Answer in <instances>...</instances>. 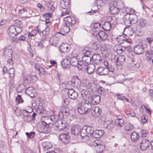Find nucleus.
<instances>
[{"instance_id":"obj_1","label":"nucleus","mask_w":153,"mask_h":153,"mask_svg":"<svg viewBox=\"0 0 153 153\" xmlns=\"http://www.w3.org/2000/svg\"><path fill=\"white\" fill-rule=\"evenodd\" d=\"M64 19L66 22L65 24L61 25L60 29L61 33L64 35L70 31V28L69 26H72L76 23L75 18L73 16H67L64 18Z\"/></svg>"},{"instance_id":"obj_2","label":"nucleus","mask_w":153,"mask_h":153,"mask_svg":"<svg viewBox=\"0 0 153 153\" xmlns=\"http://www.w3.org/2000/svg\"><path fill=\"white\" fill-rule=\"evenodd\" d=\"M91 108V104L89 101H81L77 105V110L80 114H86L90 112Z\"/></svg>"},{"instance_id":"obj_3","label":"nucleus","mask_w":153,"mask_h":153,"mask_svg":"<svg viewBox=\"0 0 153 153\" xmlns=\"http://www.w3.org/2000/svg\"><path fill=\"white\" fill-rule=\"evenodd\" d=\"M13 51L10 47H6L4 48L3 55L6 59H7V63L10 65H13V62L12 59V55Z\"/></svg>"},{"instance_id":"obj_4","label":"nucleus","mask_w":153,"mask_h":153,"mask_svg":"<svg viewBox=\"0 0 153 153\" xmlns=\"http://www.w3.org/2000/svg\"><path fill=\"white\" fill-rule=\"evenodd\" d=\"M94 145L95 146L96 152L98 153L102 152L105 148V145L101 140L95 141Z\"/></svg>"},{"instance_id":"obj_5","label":"nucleus","mask_w":153,"mask_h":153,"mask_svg":"<svg viewBox=\"0 0 153 153\" xmlns=\"http://www.w3.org/2000/svg\"><path fill=\"white\" fill-rule=\"evenodd\" d=\"M44 121H42L41 124L38 127L39 131L41 133L48 134L50 131V126L46 125Z\"/></svg>"},{"instance_id":"obj_6","label":"nucleus","mask_w":153,"mask_h":153,"mask_svg":"<svg viewBox=\"0 0 153 153\" xmlns=\"http://www.w3.org/2000/svg\"><path fill=\"white\" fill-rule=\"evenodd\" d=\"M81 94L83 99L81 101H89L91 97L90 91L86 89H83L81 91Z\"/></svg>"},{"instance_id":"obj_7","label":"nucleus","mask_w":153,"mask_h":153,"mask_svg":"<svg viewBox=\"0 0 153 153\" xmlns=\"http://www.w3.org/2000/svg\"><path fill=\"white\" fill-rule=\"evenodd\" d=\"M147 45L145 44L137 45L134 47V51L136 54H142L144 52V48Z\"/></svg>"},{"instance_id":"obj_8","label":"nucleus","mask_w":153,"mask_h":153,"mask_svg":"<svg viewBox=\"0 0 153 153\" xmlns=\"http://www.w3.org/2000/svg\"><path fill=\"white\" fill-rule=\"evenodd\" d=\"M94 131V128L91 126L88 125L84 126H83L81 129V132L82 134L84 133V134H89L91 137L92 133Z\"/></svg>"},{"instance_id":"obj_9","label":"nucleus","mask_w":153,"mask_h":153,"mask_svg":"<svg viewBox=\"0 0 153 153\" xmlns=\"http://www.w3.org/2000/svg\"><path fill=\"white\" fill-rule=\"evenodd\" d=\"M71 58L69 56L65 57L61 62V65L62 67L64 69H68L69 68V65L71 64Z\"/></svg>"},{"instance_id":"obj_10","label":"nucleus","mask_w":153,"mask_h":153,"mask_svg":"<svg viewBox=\"0 0 153 153\" xmlns=\"http://www.w3.org/2000/svg\"><path fill=\"white\" fill-rule=\"evenodd\" d=\"M126 35H120L116 38L117 41L120 44L125 43L126 45L127 43L131 42V39H127Z\"/></svg>"},{"instance_id":"obj_11","label":"nucleus","mask_w":153,"mask_h":153,"mask_svg":"<svg viewBox=\"0 0 153 153\" xmlns=\"http://www.w3.org/2000/svg\"><path fill=\"white\" fill-rule=\"evenodd\" d=\"M52 15L50 13H46L42 15L40 20L43 21L45 22V24L47 26H48L50 24V20L49 19V18H51Z\"/></svg>"},{"instance_id":"obj_12","label":"nucleus","mask_w":153,"mask_h":153,"mask_svg":"<svg viewBox=\"0 0 153 153\" xmlns=\"http://www.w3.org/2000/svg\"><path fill=\"white\" fill-rule=\"evenodd\" d=\"M68 97L71 99L74 100L78 97V93L73 89H69L67 92Z\"/></svg>"},{"instance_id":"obj_13","label":"nucleus","mask_w":153,"mask_h":153,"mask_svg":"<svg viewBox=\"0 0 153 153\" xmlns=\"http://www.w3.org/2000/svg\"><path fill=\"white\" fill-rule=\"evenodd\" d=\"M82 60L80 62L79 65L83 67L84 66H87L91 60V58L90 56H84L82 57Z\"/></svg>"},{"instance_id":"obj_14","label":"nucleus","mask_w":153,"mask_h":153,"mask_svg":"<svg viewBox=\"0 0 153 153\" xmlns=\"http://www.w3.org/2000/svg\"><path fill=\"white\" fill-rule=\"evenodd\" d=\"M108 70L106 67L103 68L100 67L96 70V73L100 76L105 75L108 74Z\"/></svg>"},{"instance_id":"obj_15","label":"nucleus","mask_w":153,"mask_h":153,"mask_svg":"<svg viewBox=\"0 0 153 153\" xmlns=\"http://www.w3.org/2000/svg\"><path fill=\"white\" fill-rule=\"evenodd\" d=\"M150 145V143L149 141L143 139L141 142L140 147L142 150H145L149 148Z\"/></svg>"},{"instance_id":"obj_16","label":"nucleus","mask_w":153,"mask_h":153,"mask_svg":"<svg viewBox=\"0 0 153 153\" xmlns=\"http://www.w3.org/2000/svg\"><path fill=\"white\" fill-rule=\"evenodd\" d=\"M26 93L31 98L35 97V91L33 87H29L26 89Z\"/></svg>"},{"instance_id":"obj_17","label":"nucleus","mask_w":153,"mask_h":153,"mask_svg":"<svg viewBox=\"0 0 153 153\" xmlns=\"http://www.w3.org/2000/svg\"><path fill=\"white\" fill-rule=\"evenodd\" d=\"M59 48L61 52L64 53L68 52L70 50V46L64 43L62 44Z\"/></svg>"},{"instance_id":"obj_18","label":"nucleus","mask_w":153,"mask_h":153,"mask_svg":"<svg viewBox=\"0 0 153 153\" xmlns=\"http://www.w3.org/2000/svg\"><path fill=\"white\" fill-rule=\"evenodd\" d=\"M59 137L62 142L65 144L68 143L70 140V136L66 134H61Z\"/></svg>"},{"instance_id":"obj_19","label":"nucleus","mask_w":153,"mask_h":153,"mask_svg":"<svg viewBox=\"0 0 153 153\" xmlns=\"http://www.w3.org/2000/svg\"><path fill=\"white\" fill-rule=\"evenodd\" d=\"M54 124L55 126L58 128L59 131L63 130L66 127L65 124L60 120L56 121L55 123Z\"/></svg>"},{"instance_id":"obj_20","label":"nucleus","mask_w":153,"mask_h":153,"mask_svg":"<svg viewBox=\"0 0 153 153\" xmlns=\"http://www.w3.org/2000/svg\"><path fill=\"white\" fill-rule=\"evenodd\" d=\"M110 19H111V20L110 22H105L102 26V29L105 31H109L111 28V25L113 22V19L111 17Z\"/></svg>"},{"instance_id":"obj_21","label":"nucleus","mask_w":153,"mask_h":153,"mask_svg":"<svg viewBox=\"0 0 153 153\" xmlns=\"http://www.w3.org/2000/svg\"><path fill=\"white\" fill-rule=\"evenodd\" d=\"M100 97L98 95H94L91 97L90 100L91 103L93 105H96L99 103L100 102Z\"/></svg>"},{"instance_id":"obj_22","label":"nucleus","mask_w":153,"mask_h":153,"mask_svg":"<svg viewBox=\"0 0 153 153\" xmlns=\"http://www.w3.org/2000/svg\"><path fill=\"white\" fill-rule=\"evenodd\" d=\"M104 131L101 130H96L93 131L91 137L96 138H99L104 133Z\"/></svg>"},{"instance_id":"obj_23","label":"nucleus","mask_w":153,"mask_h":153,"mask_svg":"<svg viewBox=\"0 0 153 153\" xmlns=\"http://www.w3.org/2000/svg\"><path fill=\"white\" fill-rule=\"evenodd\" d=\"M71 81L74 87H77L79 86L81 84V81L77 76L72 78Z\"/></svg>"},{"instance_id":"obj_24","label":"nucleus","mask_w":153,"mask_h":153,"mask_svg":"<svg viewBox=\"0 0 153 153\" xmlns=\"http://www.w3.org/2000/svg\"><path fill=\"white\" fill-rule=\"evenodd\" d=\"M114 49L116 51V52L118 54L122 53L125 51V48L124 45H117L114 47Z\"/></svg>"},{"instance_id":"obj_25","label":"nucleus","mask_w":153,"mask_h":153,"mask_svg":"<svg viewBox=\"0 0 153 153\" xmlns=\"http://www.w3.org/2000/svg\"><path fill=\"white\" fill-rule=\"evenodd\" d=\"M8 35L12 37L16 36V30L15 26H10L7 30Z\"/></svg>"},{"instance_id":"obj_26","label":"nucleus","mask_w":153,"mask_h":153,"mask_svg":"<svg viewBox=\"0 0 153 153\" xmlns=\"http://www.w3.org/2000/svg\"><path fill=\"white\" fill-rule=\"evenodd\" d=\"M91 56L92 59L94 60V62L97 64L100 63L101 60H102L101 56L98 53L94 54Z\"/></svg>"},{"instance_id":"obj_27","label":"nucleus","mask_w":153,"mask_h":153,"mask_svg":"<svg viewBox=\"0 0 153 153\" xmlns=\"http://www.w3.org/2000/svg\"><path fill=\"white\" fill-rule=\"evenodd\" d=\"M97 36V38H99L102 41L106 40L108 37L107 34L103 31H99Z\"/></svg>"},{"instance_id":"obj_28","label":"nucleus","mask_w":153,"mask_h":153,"mask_svg":"<svg viewBox=\"0 0 153 153\" xmlns=\"http://www.w3.org/2000/svg\"><path fill=\"white\" fill-rule=\"evenodd\" d=\"M81 128L78 125L73 126L71 128V132L74 135H78L80 132L81 133Z\"/></svg>"},{"instance_id":"obj_29","label":"nucleus","mask_w":153,"mask_h":153,"mask_svg":"<svg viewBox=\"0 0 153 153\" xmlns=\"http://www.w3.org/2000/svg\"><path fill=\"white\" fill-rule=\"evenodd\" d=\"M131 14H126L124 15L123 19L125 24L128 26H130V21Z\"/></svg>"},{"instance_id":"obj_30","label":"nucleus","mask_w":153,"mask_h":153,"mask_svg":"<svg viewBox=\"0 0 153 153\" xmlns=\"http://www.w3.org/2000/svg\"><path fill=\"white\" fill-rule=\"evenodd\" d=\"M60 6L62 8H69L70 6L69 0H62L60 2Z\"/></svg>"},{"instance_id":"obj_31","label":"nucleus","mask_w":153,"mask_h":153,"mask_svg":"<svg viewBox=\"0 0 153 153\" xmlns=\"http://www.w3.org/2000/svg\"><path fill=\"white\" fill-rule=\"evenodd\" d=\"M130 137L132 142H136L139 138L140 135L137 133L133 131L131 134Z\"/></svg>"},{"instance_id":"obj_32","label":"nucleus","mask_w":153,"mask_h":153,"mask_svg":"<svg viewBox=\"0 0 153 153\" xmlns=\"http://www.w3.org/2000/svg\"><path fill=\"white\" fill-rule=\"evenodd\" d=\"M125 59V57L123 55H121L120 56L116 59V65L118 66L121 65L124 62Z\"/></svg>"},{"instance_id":"obj_33","label":"nucleus","mask_w":153,"mask_h":153,"mask_svg":"<svg viewBox=\"0 0 153 153\" xmlns=\"http://www.w3.org/2000/svg\"><path fill=\"white\" fill-rule=\"evenodd\" d=\"M71 64L72 66H76L79 65L80 62H79L78 58L76 56H73L71 58Z\"/></svg>"},{"instance_id":"obj_34","label":"nucleus","mask_w":153,"mask_h":153,"mask_svg":"<svg viewBox=\"0 0 153 153\" xmlns=\"http://www.w3.org/2000/svg\"><path fill=\"white\" fill-rule=\"evenodd\" d=\"M42 146L44 150H46L51 149L52 144L50 141H44L42 143Z\"/></svg>"},{"instance_id":"obj_35","label":"nucleus","mask_w":153,"mask_h":153,"mask_svg":"<svg viewBox=\"0 0 153 153\" xmlns=\"http://www.w3.org/2000/svg\"><path fill=\"white\" fill-rule=\"evenodd\" d=\"M86 70L88 73L91 74L94 72L95 69V66L93 64H90L87 65V67L86 68Z\"/></svg>"},{"instance_id":"obj_36","label":"nucleus","mask_w":153,"mask_h":153,"mask_svg":"<svg viewBox=\"0 0 153 153\" xmlns=\"http://www.w3.org/2000/svg\"><path fill=\"white\" fill-rule=\"evenodd\" d=\"M130 25L132 24H134L137 21V16L134 13H131V15L130 20Z\"/></svg>"},{"instance_id":"obj_37","label":"nucleus","mask_w":153,"mask_h":153,"mask_svg":"<svg viewBox=\"0 0 153 153\" xmlns=\"http://www.w3.org/2000/svg\"><path fill=\"white\" fill-rule=\"evenodd\" d=\"M92 110L93 112L92 113L94 114H96V116H100V114L102 112L101 110L98 106H96L93 107Z\"/></svg>"},{"instance_id":"obj_38","label":"nucleus","mask_w":153,"mask_h":153,"mask_svg":"<svg viewBox=\"0 0 153 153\" xmlns=\"http://www.w3.org/2000/svg\"><path fill=\"white\" fill-rule=\"evenodd\" d=\"M115 122L116 125L118 127H123L124 126V121L122 118H117Z\"/></svg>"},{"instance_id":"obj_39","label":"nucleus","mask_w":153,"mask_h":153,"mask_svg":"<svg viewBox=\"0 0 153 153\" xmlns=\"http://www.w3.org/2000/svg\"><path fill=\"white\" fill-rule=\"evenodd\" d=\"M15 70L13 68H10L9 69L8 73L9 74V78L10 79H13L14 77V74Z\"/></svg>"},{"instance_id":"obj_40","label":"nucleus","mask_w":153,"mask_h":153,"mask_svg":"<svg viewBox=\"0 0 153 153\" xmlns=\"http://www.w3.org/2000/svg\"><path fill=\"white\" fill-rule=\"evenodd\" d=\"M26 88L25 86L23 84H20L16 87V90L18 93H20L24 89Z\"/></svg>"},{"instance_id":"obj_41","label":"nucleus","mask_w":153,"mask_h":153,"mask_svg":"<svg viewBox=\"0 0 153 153\" xmlns=\"http://www.w3.org/2000/svg\"><path fill=\"white\" fill-rule=\"evenodd\" d=\"M48 10L50 12H53L55 10V7L53 6L54 3L53 2H51L48 3Z\"/></svg>"},{"instance_id":"obj_42","label":"nucleus","mask_w":153,"mask_h":153,"mask_svg":"<svg viewBox=\"0 0 153 153\" xmlns=\"http://www.w3.org/2000/svg\"><path fill=\"white\" fill-rule=\"evenodd\" d=\"M80 136L83 139L86 141L89 140L90 138L92 137H91L90 136L89 134H84V133L83 134H82V132H81Z\"/></svg>"},{"instance_id":"obj_43","label":"nucleus","mask_w":153,"mask_h":153,"mask_svg":"<svg viewBox=\"0 0 153 153\" xmlns=\"http://www.w3.org/2000/svg\"><path fill=\"white\" fill-rule=\"evenodd\" d=\"M108 1L109 0H97V4L98 6H103L108 3Z\"/></svg>"},{"instance_id":"obj_44","label":"nucleus","mask_w":153,"mask_h":153,"mask_svg":"<svg viewBox=\"0 0 153 153\" xmlns=\"http://www.w3.org/2000/svg\"><path fill=\"white\" fill-rule=\"evenodd\" d=\"M87 48H85L83 50L82 52L84 56H89L92 53V52Z\"/></svg>"},{"instance_id":"obj_45","label":"nucleus","mask_w":153,"mask_h":153,"mask_svg":"<svg viewBox=\"0 0 153 153\" xmlns=\"http://www.w3.org/2000/svg\"><path fill=\"white\" fill-rule=\"evenodd\" d=\"M117 3L116 1H114L111 2L109 4V9L110 11H111L113 9H114L116 7Z\"/></svg>"},{"instance_id":"obj_46","label":"nucleus","mask_w":153,"mask_h":153,"mask_svg":"<svg viewBox=\"0 0 153 153\" xmlns=\"http://www.w3.org/2000/svg\"><path fill=\"white\" fill-rule=\"evenodd\" d=\"M116 95L119 99L123 100L124 102H128V99L126 98L125 97L123 96L122 94H116Z\"/></svg>"},{"instance_id":"obj_47","label":"nucleus","mask_w":153,"mask_h":153,"mask_svg":"<svg viewBox=\"0 0 153 153\" xmlns=\"http://www.w3.org/2000/svg\"><path fill=\"white\" fill-rule=\"evenodd\" d=\"M139 25L140 27H144L146 25L147 22L146 21L143 19H140L139 22Z\"/></svg>"},{"instance_id":"obj_48","label":"nucleus","mask_w":153,"mask_h":153,"mask_svg":"<svg viewBox=\"0 0 153 153\" xmlns=\"http://www.w3.org/2000/svg\"><path fill=\"white\" fill-rule=\"evenodd\" d=\"M65 85H66V88L68 89V90L69 89H71V88L72 87H74L71 80V81H67L65 82Z\"/></svg>"},{"instance_id":"obj_49","label":"nucleus","mask_w":153,"mask_h":153,"mask_svg":"<svg viewBox=\"0 0 153 153\" xmlns=\"http://www.w3.org/2000/svg\"><path fill=\"white\" fill-rule=\"evenodd\" d=\"M133 126L131 124H128L126 125L124 127V129L127 132L131 131L133 129Z\"/></svg>"},{"instance_id":"obj_50","label":"nucleus","mask_w":153,"mask_h":153,"mask_svg":"<svg viewBox=\"0 0 153 153\" xmlns=\"http://www.w3.org/2000/svg\"><path fill=\"white\" fill-rule=\"evenodd\" d=\"M29 78V83H30L31 82H33L36 80L37 78L36 76H35L29 75L28 76Z\"/></svg>"},{"instance_id":"obj_51","label":"nucleus","mask_w":153,"mask_h":153,"mask_svg":"<svg viewBox=\"0 0 153 153\" xmlns=\"http://www.w3.org/2000/svg\"><path fill=\"white\" fill-rule=\"evenodd\" d=\"M25 134L29 138L32 139L34 138L35 133L34 132L31 131L29 133L26 132Z\"/></svg>"},{"instance_id":"obj_52","label":"nucleus","mask_w":153,"mask_h":153,"mask_svg":"<svg viewBox=\"0 0 153 153\" xmlns=\"http://www.w3.org/2000/svg\"><path fill=\"white\" fill-rule=\"evenodd\" d=\"M49 29L48 28H46L45 30H43L42 32H40V35H43L45 36L48 34Z\"/></svg>"},{"instance_id":"obj_53","label":"nucleus","mask_w":153,"mask_h":153,"mask_svg":"<svg viewBox=\"0 0 153 153\" xmlns=\"http://www.w3.org/2000/svg\"><path fill=\"white\" fill-rule=\"evenodd\" d=\"M15 30H16V36L21 33L22 31V27H21L20 25L19 26H15Z\"/></svg>"},{"instance_id":"obj_54","label":"nucleus","mask_w":153,"mask_h":153,"mask_svg":"<svg viewBox=\"0 0 153 153\" xmlns=\"http://www.w3.org/2000/svg\"><path fill=\"white\" fill-rule=\"evenodd\" d=\"M16 101L19 103H23L24 100L22 99L21 95H18V97L16 98Z\"/></svg>"},{"instance_id":"obj_55","label":"nucleus","mask_w":153,"mask_h":153,"mask_svg":"<svg viewBox=\"0 0 153 153\" xmlns=\"http://www.w3.org/2000/svg\"><path fill=\"white\" fill-rule=\"evenodd\" d=\"M56 36H53L50 39V42H52L51 43V45L56 47L57 46V44L56 42L53 41V40H54V39H56Z\"/></svg>"},{"instance_id":"obj_56","label":"nucleus","mask_w":153,"mask_h":153,"mask_svg":"<svg viewBox=\"0 0 153 153\" xmlns=\"http://www.w3.org/2000/svg\"><path fill=\"white\" fill-rule=\"evenodd\" d=\"M22 114L26 118H31V117L29 115V112L27 111L24 110Z\"/></svg>"},{"instance_id":"obj_57","label":"nucleus","mask_w":153,"mask_h":153,"mask_svg":"<svg viewBox=\"0 0 153 153\" xmlns=\"http://www.w3.org/2000/svg\"><path fill=\"white\" fill-rule=\"evenodd\" d=\"M36 46L39 47V48L42 49L43 47V43L42 42H36L35 44Z\"/></svg>"},{"instance_id":"obj_58","label":"nucleus","mask_w":153,"mask_h":153,"mask_svg":"<svg viewBox=\"0 0 153 153\" xmlns=\"http://www.w3.org/2000/svg\"><path fill=\"white\" fill-rule=\"evenodd\" d=\"M124 47L125 48V51L126 50L127 52L129 53L131 52V47L130 46L126 45H124Z\"/></svg>"},{"instance_id":"obj_59","label":"nucleus","mask_w":153,"mask_h":153,"mask_svg":"<svg viewBox=\"0 0 153 153\" xmlns=\"http://www.w3.org/2000/svg\"><path fill=\"white\" fill-rule=\"evenodd\" d=\"M62 113L63 115H66L67 116H68L69 114L68 110H66L65 108H63Z\"/></svg>"},{"instance_id":"obj_60","label":"nucleus","mask_w":153,"mask_h":153,"mask_svg":"<svg viewBox=\"0 0 153 153\" xmlns=\"http://www.w3.org/2000/svg\"><path fill=\"white\" fill-rule=\"evenodd\" d=\"M12 41L14 42H20L21 41L19 39V37L18 38H13L12 37Z\"/></svg>"},{"instance_id":"obj_61","label":"nucleus","mask_w":153,"mask_h":153,"mask_svg":"<svg viewBox=\"0 0 153 153\" xmlns=\"http://www.w3.org/2000/svg\"><path fill=\"white\" fill-rule=\"evenodd\" d=\"M106 68H107L108 70V74L109 73L110 71L111 72H113L114 70V68L112 66H108V67H106Z\"/></svg>"},{"instance_id":"obj_62","label":"nucleus","mask_w":153,"mask_h":153,"mask_svg":"<svg viewBox=\"0 0 153 153\" xmlns=\"http://www.w3.org/2000/svg\"><path fill=\"white\" fill-rule=\"evenodd\" d=\"M119 11V9L117 7L115 8L112 11H110L111 13L112 14H115L117 13Z\"/></svg>"},{"instance_id":"obj_63","label":"nucleus","mask_w":153,"mask_h":153,"mask_svg":"<svg viewBox=\"0 0 153 153\" xmlns=\"http://www.w3.org/2000/svg\"><path fill=\"white\" fill-rule=\"evenodd\" d=\"M93 27L95 29H97L100 27V24L99 23H94L93 25Z\"/></svg>"},{"instance_id":"obj_64","label":"nucleus","mask_w":153,"mask_h":153,"mask_svg":"<svg viewBox=\"0 0 153 153\" xmlns=\"http://www.w3.org/2000/svg\"><path fill=\"white\" fill-rule=\"evenodd\" d=\"M38 71L42 75L44 74L45 73V69L41 67Z\"/></svg>"}]
</instances>
